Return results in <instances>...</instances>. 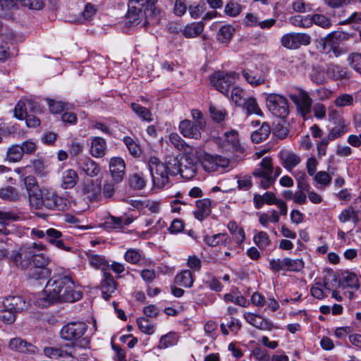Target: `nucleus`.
Masks as SVG:
<instances>
[{
	"label": "nucleus",
	"mask_w": 361,
	"mask_h": 361,
	"mask_svg": "<svg viewBox=\"0 0 361 361\" xmlns=\"http://www.w3.org/2000/svg\"><path fill=\"white\" fill-rule=\"evenodd\" d=\"M157 2L158 0H130L126 24L130 26L140 24L146 26L150 19L160 14L161 10L157 6Z\"/></svg>",
	"instance_id": "nucleus-1"
},
{
	"label": "nucleus",
	"mask_w": 361,
	"mask_h": 361,
	"mask_svg": "<svg viewBox=\"0 0 361 361\" xmlns=\"http://www.w3.org/2000/svg\"><path fill=\"white\" fill-rule=\"evenodd\" d=\"M35 194H32L30 202L32 207L40 209L43 207L50 210L64 211L68 209L69 202L67 199L59 196L54 192L47 188L37 189Z\"/></svg>",
	"instance_id": "nucleus-2"
},
{
	"label": "nucleus",
	"mask_w": 361,
	"mask_h": 361,
	"mask_svg": "<svg viewBox=\"0 0 361 361\" xmlns=\"http://www.w3.org/2000/svg\"><path fill=\"white\" fill-rule=\"evenodd\" d=\"M88 326L83 322H71L64 325L60 335L63 340L70 341L73 345L80 348H89L90 340L85 336Z\"/></svg>",
	"instance_id": "nucleus-3"
},
{
	"label": "nucleus",
	"mask_w": 361,
	"mask_h": 361,
	"mask_svg": "<svg viewBox=\"0 0 361 361\" xmlns=\"http://www.w3.org/2000/svg\"><path fill=\"white\" fill-rule=\"evenodd\" d=\"M69 276H54L47 283L43 296L35 301V305L40 307H49L51 304L58 302L61 290L66 285V280Z\"/></svg>",
	"instance_id": "nucleus-4"
},
{
	"label": "nucleus",
	"mask_w": 361,
	"mask_h": 361,
	"mask_svg": "<svg viewBox=\"0 0 361 361\" xmlns=\"http://www.w3.org/2000/svg\"><path fill=\"white\" fill-rule=\"evenodd\" d=\"M148 169L150 172L154 187L163 188L170 183V173L167 165L155 157H150L147 161Z\"/></svg>",
	"instance_id": "nucleus-5"
},
{
	"label": "nucleus",
	"mask_w": 361,
	"mask_h": 361,
	"mask_svg": "<svg viewBox=\"0 0 361 361\" xmlns=\"http://www.w3.org/2000/svg\"><path fill=\"white\" fill-rule=\"evenodd\" d=\"M238 74L235 72L216 71L210 75L211 84L220 92L227 94L235 82Z\"/></svg>",
	"instance_id": "nucleus-6"
},
{
	"label": "nucleus",
	"mask_w": 361,
	"mask_h": 361,
	"mask_svg": "<svg viewBox=\"0 0 361 361\" xmlns=\"http://www.w3.org/2000/svg\"><path fill=\"white\" fill-rule=\"evenodd\" d=\"M267 106L273 115L285 118L289 114L287 100L281 95L271 94L267 99Z\"/></svg>",
	"instance_id": "nucleus-7"
},
{
	"label": "nucleus",
	"mask_w": 361,
	"mask_h": 361,
	"mask_svg": "<svg viewBox=\"0 0 361 361\" xmlns=\"http://www.w3.org/2000/svg\"><path fill=\"white\" fill-rule=\"evenodd\" d=\"M281 43L285 48L297 49L301 46L309 45L311 43V37L306 33H287L281 37Z\"/></svg>",
	"instance_id": "nucleus-8"
},
{
	"label": "nucleus",
	"mask_w": 361,
	"mask_h": 361,
	"mask_svg": "<svg viewBox=\"0 0 361 361\" xmlns=\"http://www.w3.org/2000/svg\"><path fill=\"white\" fill-rule=\"evenodd\" d=\"M215 140L216 143L224 152H243L238 134L235 130L226 132L223 137H217Z\"/></svg>",
	"instance_id": "nucleus-9"
},
{
	"label": "nucleus",
	"mask_w": 361,
	"mask_h": 361,
	"mask_svg": "<svg viewBox=\"0 0 361 361\" xmlns=\"http://www.w3.org/2000/svg\"><path fill=\"white\" fill-rule=\"evenodd\" d=\"M290 99L295 104L297 111L304 118H307L311 113L312 99L308 93L302 90H300L298 94H291Z\"/></svg>",
	"instance_id": "nucleus-10"
},
{
	"label": "nucleus",
	"mask_w": 361,
	"mask_h": 361,
	"mask_svg": "<svg viewBox=\"0 0 361 361\" xmlns=\"http://www.w3.org/2000/svg\"><path fill=\"white\" fill-rule=\"evenodd\" d=\"M66 281V285L61 290L58 302H74L80 300L82 297V293L75 286L73 279L69 276Z\"/></svg>",
	"instance_id": "nucleus-11"
},
{
	"label": "nucleus",
	"mask_w": 361,
	"mask_h": 361,
	"mask_svg": "<svg viewBox=\"0 0 361 361\" xmlns=\"http://www.w3.org/2000/svg\"><path fill=\"white\" fill-rule=\"evenodd\" d=\"M260 168L253 171L252 175L260 178L259 182V188L266 190L269 188L275 183L270 176V164L267 160H262L259 163Z\"/></svg>",
	"instance_id": "nucleus-12"
},
{
	"label": "nucleus",
	"mask_w": 361,
	"mask_h": 361,
	"mask_svg": "<svg viewBox=\"0 0 361 361\" xmlns=\"http://www.w3.org/2000/svg\"><path fill=\"white\" fill-rule=\"evenodd\" d=\"M100 289L102 290V296L106 300H109L113 293L117 289L118 283L115 281L114 276L109 271H104L102 274V279L100 282Z\"/></svg>",
	"instance_id": "nucleus-13"
},
{
	"label": "nucleus",
	"mask_w": 361,
	"mask_h": 361,
	"mask_svg": "<svg viewBox=\"0 0 361 361\" xmlns=\"http://www.w3.org/2000/svg\"><path fill=\"white\" fill-rule=\"evenodd\" d=\"M32 248L23 247L18 252L12 254L11 258L12 262L21 269H27L31 264Z\"/></svg>",
	"instance_id": "nucleus-14"
},
{
	"label": "nucleus",
	"mask_w": 361,
	"mask_h": 361,
	"mask_svg": "<svg viewBox=\"0 0 361 361\" xmlns=\"http://www.w3.org/2000/svg\"><path fill=\"white\" fill-rule=\"evenodd\" d=\"M109 170L114 181L116 183L123 179L126 170V164L121 157H112L109 161Z\"/></svg>",
	"instance_id": "nucleus-15"
},
{
	"label": "nucleus",
	"mask_w": 361,
	"mask_h": 361,
	"mask_svg": "<svg viewBox=\"0 0 361 361\" xmlns=\"http://www.w3.org/2000/svg\"><path fill=\"white\" fill-rule=\"evenodd\" d=\"M179 131L182 135L187 138L198 140L201 137L200 130L202 128H199L192 121L185 119L179 123Z\"/></svg>",
	"instance_id": "nucleus-16"
},
{
	"label": "nucleus",
	"mask_w": 361,
	"mask_h": 361,
	"mask_svg": "<svg viewBox=\"0 0 361 361\" xmlns=\"http://www.w3.org/2000/svg\"><path fill=\"white\" fill-rule=\"evenodd\" d=\"M197 174V166L195 160L189 154L183 156L181 162L180 175L183 178L190 180Z\"/></svg>",
	"instance_id": "nucleus-17"
},
{
	"label": "nucleus",
	"mask_w": 361,
	"mask_h": 361,
	"mask_svg": "<svg viewBox=\"0 0 361 361\" xmlns=\"http://www.w3.org/2000/svg\"><path fill=\"white\" fill-rule=\"evenodd\" d=\"M46 241L59 249L65 251H70L71 250V247L66 245L64 243L63 233L55 228H50L47 229Z\"/></svg>",
	"instance_id": "nucleus-18"
},
{
	"label": "nucleus",
	"mask_w": 361,
	"mask_h": 361,
	"mask_svg": "<svg viewBox=\"0 0 361 361\" xmlns=\"http://www.w3.org/2000/svg\"><path fill=\"white\" fill-rule=\"evenodd\" d=\"M196 209L193 212L196 219L202 221L207 218L212 212V201L209 198L198 200L195 202Z\"/></svg>",
	"instance_id": "nucleus-19"
},
{
	"label": "nucleus",
	"mask_w": 361,
	"mask_h": 361,
	"mask_svg": "<svg viewBox=\"0 0 361 361\" xmlns=\"http://www.w3.org/2000/svg\"><path fill=\"white\" fill-rule=\"evenodd\" d=\"M204 28V24L200 22L188 23L176 32L186 38H195L201 35Z\"/></svg>",
	"instance_id": "nucleus-20"
},
{
	"label": "nucleus",
	"mask_w": 361,
	"mask_h": 361,
	"mask_svg": "<svg viewBox=\"0 0 361 361\" xmlns=\"http://www.w3.org/2000/svg\"><path fill=\"white\" fill-rule=\"evenodd\" d=\"M281 199H277L273 192L267 191L263 195L254 194L253 203L256 209L262 208L264 204L276 205Z\"/></svg>",
	"instance_id": "nucleus-21"
},
{
	"label": "nucleus",
	"mask_w": 361,
	"mask_h": 361,
	"mask_svg": "<svg viewBox=\"0 0 361 361\" xmlns=\"http://www.w3.org/2000/svg\"><path fill=\"white\" fill-rule=\"evenodd\" d=\"M78 164L79 169L90 177H94L100 172V168L98 164L90 157L81 158L78 161Z\"/></svg>",
	"instance_id": "nucleus-22"
},
{
	"label": "nucleus",
	"mask_w": 361,
	"mask_h": 361,
	"mask_svg": "<svg viewBox=\"0 0 361 361\" xmlns=\"http://www.w3.org/2000/svg\"><path fill=\"white\" fill-rule=\"evenodd\" d=\"M279 157L283 166L288 171H291L301 161L300 157L296 154L286 149L280 152Z\"/></svg>",
	"instance_id": "nucleus-23"
},
{
	"label": "nucleus",
	"mask_w": 361,
	"mask_h": 361,
	"mask_svg": "<svg viewBox=\"0 0 361 361\" xmlns=\"http://www.w3.org/2000/svg\"><path fill=\"white\" fill-rule=\"evenodd\" d=\"M3 305L5 308L16 312H21L27 307L25 300L20 296H8L5 298Z\"/></svg>",
	"instance_id": "nucleus-24"
},
{
	"label": "nucleus",
	"mask_w": 361,
	"mask_h": 361,
	"mask_svg": "<svg viewBox=\"0 0 361 361\" xmlns=\"http://www.w3.org/2000/svg\"><path fill=\"white\" fill-rule=\"evenodd\" d=\"M106 142L101 137H94L91 141L90 154L97 158L103 157L106 154Z\"/></svg>",
	"instance_id": "nucleus-25"
},
{
	"label": "nucleus",
	"mask_w": 361,
	"mask_h": 361,
	"mask_svg": "<svg viewBox=\"0 0 361 361\" xmlns=\"http://www.w3.org/2000/svg\"><path fill=\"white\" fill-rule=\"evenodd\" d=\"M204 242L211 247L217 245L226 246L230 244L231 239L226 233H220L213 235L205 236Z\"/></svg>",
	"instance_id": "nucleus-26"
},
{
	"label": "nucleus",
	"mask_w": 361,
	"mask_h": 361,
	"mask_svg": "<svg viewBox=\"0 0 361 361\" xmlns=\"http://www.w3.org/2000/svg\"><path fill=\"white\" fill-rule=\"evenodd\" d=\"M339 286L343 288H350L357 290L360 288V283L356 274L349 271L342 273Z\"/></svg>",
	"instance_id": "nucleus-27"
},
{
	"label": "nucleus",
	"mask_w": 361,
	"mask_h": 361,
	"mask_svg": "<svg viewBox=\"0 0 361 361\" xmlns=\"http://www.w3.org/2000/svg\"><path fill=\"white\" fill-rule=\"evenodd\" d=\"M9 348L11 350H15L20 353H34L35 347L30 343L20 338H15L10 341Z\"/></svg>",
	"instance_id": "nucleus-28"
},
{
	"label": "nucleus",
	"mask_w": 361,
	"mask_h": 361,
	"mask_svg": "<svg viewBox=\"0 0 361 361\" xmlns=\"http://www.w3.org/2000/svg\"><path fill=\"white\" fill-rule=\"evenodd\" d=\"M87 258L90 264L92 267L101 269L102 274L104 271H108V269H109V264L104 256L97 254H89L87 255Z\"/></svg>",
	"instance_id": "nucleus-29"
},
{
	"label": "nucleus",
	"mask_w": 361,
	"mask_h": 361,
	"mask_svg": "<svg viewBox=\"0 0 361 361\" xmlns=\"http://www.w3.org/2000/svg\"><path fill=\"white\" fill-rule=\"evenodd\" d=\"M174 283L184 288H191L194 283V276L190 270H183L176 274L174 278Z\"/></svg>",
	"instance_id": "nucleus-30"
},
{
	"label": "nucleus",
	"mask_w": 361,
	"mask_h": 361,
	"mask_svg": "<svg viewBox=\"0 0 361 361\" xmlns=\"http://www.w3.org/2000/svg\"><path fill=\"white\" fill-rule=\"evenodd\" d=\"M169 139L170 143L178 151H182L187 154L192 151V147L187 144L178 133H171Z\"/></svg>",
	"instance_id": "nucleus-31"
},
{
	"label": "nucleus",
	"mask_w": 361,
	"mask_h": 361,
	"mask_svg": "<svg viewBox=\"0 0 361 361\" xmlns=\"http://www.w3.org/2000/svg\"><path fill=\"white\" fill-rule=\"evenodd\" d=\"M78 180L77 172L73 169H68L63 172L61 186L64 189L73 188Z\"/></svg>",
	"instance_id": "nucleus-32"
},
{
	"label": "nucleus",
	"mask_w": 361,
	"mask_h": 361,
	"mask_svg": "<svg viewBox=\"0 0 361 361\" xmlns=\"http://www.w3.org/2000/svg\"><path fill=\"white\" fill-rule=\"evenodd\" d=\"M326 74L334 80L346 79L349 78L348 73L345 68L338 65L330 64L326 69Z\"/></svg>",
	"instance_id": "nucleus-33"
},
{
	"label": "nucleus",
	"mask_w": 361,
	"mask_h": 361,
	"mask_svg": "<svg viewBox=\"0 0 361 361\" xmlns=\"http://www.w3.org/2000/svg\"><path fill=\"white\" fill-rule=\"evenodd\" d=\"M270 133V126L268 123L263 122L259 129L252 131L251 134V140L255 143L262 142L268 137Z\"/></svg>",
	"instance_id": "nucleus-34"
},
{
	"label": "nucleus",
	"mask_w": 361,
	"mask_h": 361,
	"mask_svg": "<svg viewBox=\"0 0 361 361\" xmlns=\"http://www.w3.org/2000/svg\"><path fill=\"white\" fill-rule=\"evenodd\" d=\"M245 91L239 87H234L231 92V98L232 100L238 105L242 106L245 110H246V114L248 115V104L247 100L245 97Z\"/></svg>",
	"instance_id": "nucleus-35"
},
{
	"label": "nucleus",
	"mask_w": 361,
	"mask_h": 361,
	"mask_svg": "<svg viewBox=\"0 0 361 361\" xmlns=\"http://www.w3.org/2000/svg\"><path fill=\"white\" fill-rule=\"evenodd\" d=\"M289 22L295 27L307 29L312 27V16L295 15L289 18Z\"/></svg>",
	"instance_id": "nucleus-36"
},
{
	"label": "nucleus",
	"mask_w": 361,
	"mask_h": 361,
	"mask_svg": "<svg viewBox=\"0 0 361 361\" xmlns=\"http://www.w3.org/2000/svg\"><path fill=\"white\" fill-rule=\"evenodd\" d=\"M130 108L133 110V111L142 121L147 122L152 121V114L147 108L142 106L140 104L135 102H132L130 104Z\"/></svg>",
	"instance_id": "nucleus-37"
},
{
	"label": "nucleus",
	"mask_w": 361,
	"mask_h": 361,
	"mask_svg": "<svg viewBox=\"0 0 361 361\" xmlns=\"http://www.w3.org/2000/svg\"><path fill=\"white\" fill-rule=\"evenodd\" d=\"M227 228L230 233L235 237L236 243L240 247L245 239L244 230L241 227H239L235 221H230L227 225Z\"/></svg>",
	"instance_id": "nucleus-38"
},
{
	"label": "nucleus",
	"mask_w": 361,
	"mask_h": 361,
	"mask_svg": "<svg viewBox=\"0 0 361 361\" xmlns=\"http://www.w3.org/2000/svg\"><path fill=\"white\" fill-rule=\"evenodd\" d=\"M51 275V271L48 268L31 267L27 271V277L30 279L42 280L46 279Z\"/></svg>",
	"instance_id": "nucleus-39"
},
{
	"label": "nucleus",
	"mask_w": 361,
	"mask_h": 361,
	"mask_svg": "<svg viewBox=\"0 0 361 361\" xmlns=\"http://www.w3.org/2000/svg\"><path fill=\"white\" fill-rule=\"evenodd\" d=\"M146 182L145 176L142 172L130 174L128 178L129 185L134 190L143 189L146 185Z\"/></svg>",
	"instance_id": "nucleus-40"
},
{
	"label": "nucleus",
	"mask_w": 361,
	"mask_h": 361,
	"mask_svg": "<svg viewBox=\"0 0 361 361\" xmlns=\"http://www.w3.org/2000/svg\"><path fill=\"white\" fill-rule=\"evenodd\" d=\"M207 161L209 164H211V166L208 167V169H211L212 171H217L219 167L224 169L229 164L228 159L219 155L211 156L207 159ZM204 167L207 168L206 165Z\"/></svg>",
	"instance_id": "nucleus-41"
},
{
	"label": "nucleus",
	"mask_w": 361,
	"mask_h": 361,
	"mask_svg": "<svg viewBox=\"0 0 361 361\" xmlns=\"http://www.w3.org/2000/svg\"><path fill=\"white\" fill-rule=\"evenodd\" d=\"M23 150L20 145H13L8 148L6 159L9 162H18L23 158Z\"/></svg>",
	"instance_id": "nucleus-42"
},
{
	"label": "nucleus",
	"mask_w": 361,
	"mask_h": 361,
	"mask_svg": "<svg viewBox=\"0 0 361 361\" xmlns=\"http://www.w3.org/2000/svg\"><path fill=\"white\" fill-rule=\"evenodd\" d=\"M123 142L128 148L129 153L133 157L137 158L141 155L142 150L140 146L131 137H124Z\"/></svg>",
	"instance_id": "nucleus-43"
},
{
	"label": "nucleus",
	"mask_w": 361,
	"mask_h": 361,
	"mask_svg": "<svg viewBox=\"0 0 361 361\" xmlns=\"http://www.w3.org/2000/svg\"><path fill=\"white\" fill-rule=\"evenodd\" d=\"M348 130V125L345 123L343 120H341L338 122V124L332 128L329 133V139H332L333 140L341 137L343 136L346 132Z\"/></svg>",
	"instance_id": "nucleus-44"
},
{
	"label": "nucleus",
	"mask_w": 361,
	"mask_h": 361,
	"mask_svg": "<svg viewBox=\"0 0 361 361\" xmlns=\"http://www.w3.org/2000/svg\"><path fill=\"white\" fill-rule=\"evenodd\" d=\"M46 101L47 102L49 111L54 114L62 113L67 106L66 102L54 99L47 98Z\"/></svg>",
	"instance_id": "nucleus-45"
},
{
	"label": "nucleus",
	"mask_w": 361,
	"mask_h": 361,
	"mask_svg": "<svg viewBox=\"0 0 361 361\" xmlns=\"http://www.w3.org/2000/svg\"><path fill=\"white\" fill-rule=\"evenodd\" d=\"M234 32L235 29L231 25H223L217 33V38L221 42H228L233 37Z\"/></svg>",
	"instance_id": "nucleus-46"
},
{
	"label": "nucleus",
	"mask_w": 361,
	"mask_h": 361,
	"mask_svg": "<svg viewBox=\"0 0 361 361\" xmlns=\"http://www.w3.org/2000/svg\"><path fill=\"white\" fill-rule=\"evenodd\" d=\"M285 271H300L304 267V262L300 259H293L288 257L284 258Z\"/></svg>",
	"instance_id": "nucleus-47"
},
{
	"label": "nucleus",
	"mask_w": 361,
	"mask_h": 361,
	"mask_svg": "<svg viewBox=\"0 0 361 361\" xmlns=\"http://www.w3.org/2000/svg\"><path fill=\"white\" fill-rule=\"evenodd\" d=\"M84 191L87 194V197L91 201H95L101 193V188L98 185H94L93 181L91 180L90 183L85 184Z\"/></svg>",
	"instance_id": "nucleus-48"
},
{
	"label": "nucleus",
	"mask_w": 361,
	"mask_h": 361,
	"mask_svg": "<svg viewBox=\"0 0 361 361\" xmlns=\"http://www.w3.org/2000/svg\"><path fill=\"white\" fill-rule=\"evenodd\" d=\"M313 24L324 29H328L331 26V20L329 18L323 14L316 13L312 15V26Z\"/></svg>",
	"instance_id": "nucleus-49"
},
{
	"label": "nucleus",
	"mask_w": 361,
	"mask_h": 361,
	"mask_svg": "<svg viewBox=\"0 0 361 361\" xmlns=\"http://www.w3.org/2000/svg\"><path fill=\"white\" fill-rule=\"evenodd\" d=\"M178 342V337L175 333L170 332L162 336L159 341V348H167L176 345Z\"/></svg>",
	"instance_id": "nucleus-50"
},
{
	"label": "nucleus",
	"mask_w": 361,
	"mask_h": 361,
	"mask_svg": "<svg viewBox=\"0 0 361 361\" xmlns=\"http://www.w3.org/2000/svg\"><path fill=\"white\" fill-rule=\"evenodd\" d=\"M31 263L35 267L47 268L49 258L44 253H32Z\"/></svg>",
	"instance_id": "nucleus-51"
},
{
	"label": "nucleus",
	"mask_w": 361,
	"mask_h": 361,
	"mask_svg": "<svg viewBox=\"0 0 361 361\" xmlns=\"http://www.w3.org/2000/svg\"><path fill=\"white\" fill-rule=\"evenodd\" d=\"M0 197L8 201H16L19 199V195L15 188L7 186L0 190Z\"/></svg>",
	"instance_id": "nucleus-52"
},
{
	"label": "nucleus",
	"mask_w": 361,
	"mask_h": 361,
	"mask_svg": "<svg viewBox=\"0 0 361 361\" xmlns=\"http://www.w3.org/2000/svg\"><path fill=\"white\" fill-rule=\"evenodd\" d=\"M209 113L212 120L217 123L223 121L227 115V113L224 108L213 105L209 107Z\"/></svg>",
	"instance_id": "nucleus-53"
},
{
	"label": "nucleus",
	"mask_w": 361,
	"mask_h": 361,
	"mask_svg": "<svg viewBox=\"0 0 361 361\" xmlns=\"http://www.w3.org/2000/svg\"><path fill=\"white\" fill-rule=\"evenodd\" d=\"M24 184L26 187L29 195V201H31L32 194L37 193V190L40 189L37 184V181L33 176H28L24 178Z\"/></svg>",
	"instance_id": "nucleus-54"
},
{
	"label": "nucleus",
	"mask_w": 361,
	"mask_h": 361,
	"mask_svg": "<svg viewBox=\"0 0 361 361\" xmlns=\"http://www.w3.org/2000/svg\"><path fill=\"white\" fill-rule=\"evenodd\" d=\"M137 324L139 329L146 334H152L154 332V325L145 317H140L137 319Z\"/></svg>",
	"instance_id": "nucleus-55"
},
{
	"label": "nucleus",
	"mask_w": 361,
	"mask_h": 361,
	"mask_svg": "<svg viewBox=\"0 0 361 361\" xmlns=\"http://www.w3.org/2000/svg\"><path fill=\"white\" fill-rule=\"evenodd\" d=\"M253 240L260 250H264L270 244L269 236L264 231H259L254 236Z\"/></svg>",
	"instance_id": "nucleus-56"
},
{
	"label": "nucleus",
	"mask_w": 361,
	"mask_h": 361,
	"mask_svg": "<svg viewBox=\"0 0 361 361\" xmlns=\"http://www.w3.org/2000/svg\"><path fill=\"white\" fill-rule=\"evenodd\" d=\"M167 165V169L170 173V176H176L180 174L181 169V163L178 161L176 157H171L169 161L164 163Z\"/></svg>",
	"instance_id": "nucleus-57"
},
{
	"label": "nucleus",
	"mask_w": 361,
	"mask_h": 361,
	"mask_svg": "<svg viewBox=\"0 0 361 361\" xmlns=\"http://www.w3.org/2000/svg\"><path fill=\"white\" fill-rule=\"evenodd\" d=\"M224 300L226 302H234L242 307H245L247 303V300L245 297L235 293L225 294Z\"/></svg>",
	"instance_id": "nucleus-58"
},
{
	"label": "nucleus",
	"mask_w": 361,
	"mask_h": 361,
	"mask_svg": "<svg viewBox=\"0 0 361 361\" xmlns=\"http://www.w3.org/2000/svg\"><path fill=\"white\" fill-rule=\"evenodd\" d=\"M250 324L260 330L269 329V324L262 317L253 315L250 316Z\"/></svg>",
	"instance_id": "nucleus-59"
},
{
	"label": "nucleus",
	"mask_w": 361,
	"mask_h": 361,
	"mask_svg": "<svg viewBox=\"0 0 361 361\" xmlns=\"http://www.w3.org/2000/svg\"><path fill=\"white\" fill-rule=\"evenodd\" d=\"M241 11L242 6L233 0L228 1L225 6V13L230 16L235 17L238 16Z\"/></svg>",
	"instance_id": "nucleus-60"
},
{
	"label": "nucleus",
	"mask_w": 361,
	"mask_h": 361,
	"mask_svg": "<svg viewBox=\"0 0 361 361\" xmlns=\"http://www.w3.org/2000/svg\"><path fill=\"white\" fill-rule=\"evenodd\" d=\"M106 229L121 228L123 227V219L120 217L110 216L104 224Z\"/></svg>",
	"instance_id": "nucleus-61"
},
{
	"label": "nucleus",
	"mask_w": 361,
	"mask_h": 361,
	"mask_svg": "<svg viewBox=\"0 0 361 361\" xmlns=\"http://www.w3.org/2000/svg\"><path fill=\"white\" fill-rule=\"evenodd\" d=\"M17 312L11 311L4 307V309L0 310V320L5 324H12L16 320V314Z\"/></svg>",
	"instance_id": "nucleus-62"
},
{
	"label": "nucleus",
	"mask_w": 361,
	"mask_h": 361,
	"mask_svg": "<svg viewBox=\"0 0 361 361\" xmlns=\"http://www.w3.org/2000/svg\"><path fill=\"white\" fill-rule=\"evenodd\" d=\"M353 104V97L349 94H343L334 101V104L338 107H343L345 106H351Z\"/></svg>",
	"instance_id": "nucleus-63"
},
{
	"label": "nucleus",
	"mask_w": 361,
	"mask_h": 361,
	"mask_svg": "<svg viewBox=\"0 0 361 361\" xmlns=\"http://www.w3.org/2000/svg\"><path fill=\"white\" fill-rule=\"evenodd\" d=\"M310 78L312 82L317 84H323L325 82V72L323 69L314 68L310 74Z\"/></svg>",
	"instance_id": "nucleus-64"
}]
</instances>
